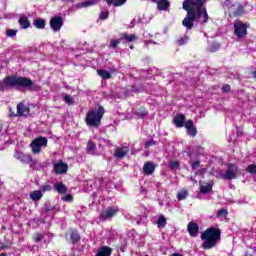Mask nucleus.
Here are the masks:
<instances>
[{
    "mask_svg": "<svg viewBox=\"0 0 256 256\" xmlns=\"http://www.w3.org/2000/svg\"><path fill=\"white\" fill-rule=\"evenodd\" d=\"M30 147L34 155H39V153H41V148L47 147V139L43 136H40L31 142Z\"/></svg>",
    "mask_w": 256,
    "mask_h": 256,
    "instance_id": "6",
    "label": "nucleus"
},
{
    "mask_svg": "<svg viewBox=\"0 0 256 256\" xmlns=\"http://www.w3.org/2000/svg\"><path fill=\"white\" fill-rule=\"evenodd\" d=\"M228 213H229V212H227V210H225V209H220V210H218V212H217V214H216V217H217L218 219H221V217H227Z\"/></svg>",
    "mask_w": 256,
    "mask_h": 256,
    "instance_id": "36",
    "label": "nucleus"
},
{
    "mask_svg": "<svg viewBox=\"0 0 256 256\" xmlns=\"http://www.w3.org/2000/svg\"><path fill=\"white\" fill-rule=\"evenodd\" d=\"M234 35L239 39H243V37H247V24L243 23L241 20H237L234 23Z\"/></svg>",
    "mask_w": 256,
    "mask_h": 256,
    "instance_id": "8",
    "label": "nucleus"
},
{
    "mask_svg": "<svg viewBox=\"0 0 256 256\" xmlns=\"http://www.w3.org/2000/svg\"><path fill=\"white\" fill-rule=\"evenodd\" d=\"M95 149H97V145L95 144V142L91 140L88 141L87 148H86L87 153H89L90 155H93V153L95 152Z\"/></svg>",
    "mask_w": 256,
    "mask_h": 256,
    "instance_id": "25",
    "label": "nucleus"
},
{
    "mask_svg": "<svg viewBox=\"0 0 256 256\" xmlns=\"http://www.w3.org/2000/svg\"><path fill=\"white\" fill-rule=\"evenodd\" d=\"M203 249H213L221 241V229L210 227L201 234Z\"/></svg>",
    "mask_w": 256,
    "mask_h": 256,
    "instance_id": "3",
    "label": "nucleus"
},
{
    "mask_svg": "<svg viewBox=\"0 0 256 256\" xmlns=\"http://www.w3.org/2000/svg\"><path fill=\"white\" fill-rule=\"evenodd\" d=\"M253 78L256 79V69L252 72Z\"/></svg>",
    "mask_w": 256,
    "mask_h": 256,
    "instance_id": "49",
    "label": "nucleus"
},
{
    "mask_svg": "<svg viewBox=\"0 0 256 256\" xmlns=\"http://www.w3.org/2000/svg\"><path fill=\"white\" fill-rule=\"evenodd\" d=\"M62 199H63V201L71 202V201H73V195L68 194V195L64 196Z\"/></svg>",
    "mask_w": 256,
    "mask_h": 256,
    "instance_id": "48",
    "label": "nucleus"
},
{
    "mask_svg": "<svg viewBox=\"0 0 256 256\" xmlns=\"http://www.w3.org/2000/svg\"><path fill=\"white\" fill-rule=\"evenodd\" d=\"M179 167V162L172 161L170 162L169 168L173 171V169H177Z\"/></svg>",
    "mask_w": 256,
    "mask_h": 256,
    "instance_id": "42",
    "label": "nucleus"
},
{
    "mask_svg": "<svg viewBox=\"0 0 256 256\" xmlns=\"http://www.w3.org/2000/svg\"><path fill=\"white\" fill-rule=\"evenodd\" d=\"M113 249L109 246H101L95 256H111Z\"/></svg>",
    "mask_w": 256,
    "mask_h": 256,
    "instance_id": "19",
    "label": "nucleus"
},
{
    "mask_svg": "<svg viewBox=\"0 0 256 256\" xmlns=\"http://www.w3.org/2000/svg\"><path fill=\"white\" fill-rule=\"evenodd\" d=\"M223 93H229L231 91V86L229 84H226L222 87Z\"/></svg>",
    "mask_w": 256,
    "mask_h": 256,
    "instance_id": "46",
    "label": "nucleus"
},
{
    "mask_svg": "<svg viewBox=\"0 0 256 256\" xmlns=\"http://www.w3.org/2000/svg\"><path fill=\"white\" fill-rule=\"evenodd\" d=\"M235 15H241V13L240 12H235Z\"/></svg>",
    "mask_w": 256,
    "mask_h": 256,
    "instance_id": "53",
    "label": "nucleus"
},
{
    "mask_svg": "<svg viewBox=\"0 0 256 256\" xmlns=\"http://www.w3.org/2000/svg\"><path fill=\"white\" fill-rule=\"evenodd\" d=\"M17 113L21 117H27V115H29V107L25 106V104H23V102H20L17 105Z\"/></svg>",
    "mask_w": 256,
    "mask_h": 256,
    "instance_id": "16",
    "label": "nucleus"
},
{
    "mask_svg": "<svg viewBox=\"0 0 256 256\" xmlns=\"http://www.w3.org/2000/svg\"><path fill=\"white\" fill-rule=\"evenodd\" d=\"M206 0H184L183 9L187 11L186 17L182 21L183 27H186L188 31L193 29L195 21L205 25L209 21V14L207 8H205Z\"/></svg>",
    "mask_w": 256,
    "mask_h": 256,
    "instance_id": "1",
    "label": "nucleus"
},
{
    "mask_svg": "<svg viewBox=\"0 0 256 256\" xmlns=\"http://www.w3.org/2000/svg\"><path fill=\"white\" fill-rule=\"evenodd\" d=\"M0 256H7L5 253H1Z\"/></svg>",
    "mask_w": 256,
    "mask_h": 256,
    "instance_id": "55",
    "label": "nucleus"
},
{
    "mask_svg": "<svg viewBox=\"0 0 256 256\" xmlns=\"http://www.w3.org/2000/svg\"><path fill=\"white\" fill-rule=\"evenodd\" d=\"M42 198L43 192H41V190H35L30 193V199H32V201H41Z\"/></svg>",
    "mask_w": 256,
    "mask_h": 256,
    "instance_id": "23",
    "label": "nucleus"
},
{
    "mask_svg": "<svg viewBox=\"0 0 256 256\" xmlns=\"http://www.w3.org/2000/svg\"><path fill=\"white\" fill-rule=\"evenodd\" d=\"M105 115L103 106H99L97 110H89L86 114L85 122L88 127H95L96 129L101 125V120Z\"/></svg>",
    "mask_w": 256,
    "mask_h": 256,
    "instance_id": "4",
    "label": "nucleus"
},
{
    "mask_svg": "<svg viewBox=\"0 0 256 256\" xmlns=\"http://www.w3.org/2000/svg\"><path fill=\"white\" fill-rule=\"evenodd\" d=\"M54 189L60 195H65L67 193V186H65V184H63V182H56L54 184Z\"/></svg>",
    "mask_w": 256,
    "mask_h": 256,
    "instance_id": "21",
    "label": "nucleus"
},
{
    "mask_svg": "<svg viewBox=\"0 0 256 256\" xmlns=\"http://www.w3.org/2000/svg\"><path fill=\"white\" fill-rule=\"evenodd\" d=\"M184 127L187 129V133L190 137H195V135H197V127H195L193 120L186 121Z\"/></svg>",
    "mask_w": 256,
    "mask_h": 256,
    "instance_id": "11",
    "label": "nucleus"
},
{
    "mask_svg": "<svg viewBox=\"0 0 256 256\" xmlns=\"http://www.w3.org/2000/svg\"><path fill=\"white\" fill-rule=\"evenodd\" d=\"M172 256H183V254L173 253Z\"/></svg>",
    "mask_w": 256,
    "mask_h": 256,
    "instance_id": "50",
    "label": "nucleus"
},
{
    "mask_svg": "<svg viewBox=\"0 0 256 256\" xmlns=\"http://www.w3.org/2000/svg\"><path fill=\"white\" fill-rule=\"evenodd\" d=\"M97 73L102 79H111V72L104 70V69H98Z\"/></svg>",
    "mask_w": 256,
    "mask_h": 256,
    "instance_id": "26",
    "label": "nucleus"
},
{
    "mask_svg": "<svg viewBox=\"0 0 256 256\" xmlns=\"http://www.w3.org/2000/svg\"><path fill=\"white\" fill-rule=\"evenodd\" d=\"M201 165V161L196 160L191 163L192 171H196V169H199V166Z\"/></svg>",
    "mask_w": 256,
    "mask_h": 256,
    "instance_id": "41",
    "label": "nucleus"
},
{
    "mask_svg": "<svg viewBox=\"0 0 256 256\" xmlns=\"http://www.w3.org/2000/svg\"><path fill=\"white\" fill-rule=\"evenodd\" d=\"M239 11H243V8H241V6H239Z\"/></svg>",
    "mask_w": 256,
    "mask_h": 256,
    "instance_id": "56",
    "label": "nucleus"
},
{
    "mask_svg": "<svg viewBox=\"0 0 256 256\" xmlns=\"http://www.w3.org/2000/svg\"><path fill=\"white\" fill-rule=\"evenodd\" d=\"M121 41H123L121 37L118 39H111L109 44L110 49H117V46L121 43Z\"/></svg>",
    "mask_w": 256,
    "mask_h": 256,
    "instance_id": "31",
    "label": "nucleus"
},
{
    "mask_svg": "<svg viewBox=\"0 0 256 256\" xmlns=\"http://www.w3.org/2000/svg\"><path fill=\"white\" fill-rule=\"evenodd\" d=\"M99 19H101V21H105V19H109V11H102L99 15Z\"/></svg>",
    "mask_w": 256,
    "mask_h": 256,
    "instance_id": "38",
    "label": "nucleus"
},
{
    "mask_svg": "<svg viewBox=\"0 0 256 256\" xmlns=\"http://www.w3.org/2000/svg\"><path fill=\"white\" fill-rule=\"evenodd\" d=\"M157 225L159 228L165 227L167 225V219L165 218L164 215H160L157 221Z\"/></svg>",
    "mask_w": 256,
    "mask_h": 256,
    "instance_id": "32",
    "label": "nucleus"
},
{
    "mask_svg": "<svg viewBox=\"0 0 256 256\" xmlns=\"http://www.w3.org/2000/svg\"><path fill=\"white\" fill-rule=\"evenodd\" d=\"M147 116V112L142 113V117Z\"/></svg>",
    "mask_w": 256,
    "mask_h": 256,
    "instance_id": "52",
    "label": "nucleus"
},
{
    "mask_svg": "<svg viewBox=\"0 0 256 256\" xmlns=\"http://www.w3.org/2000/svg\"><path fill=\"white\" fill-rule=\"evenodd\" d=\"M101 0H87L80 3V7H91V5H97Z\"/></svg>",
    "mask_w": 256,
    "mask_h": 256,
    "instance_id": "30",
    "label": "nucleus"
},
{
    "mask_svg": "<svg viewBox=\"0 0 256 256\" xmlns=\"http://www.w3.org/2000/svg\"><path fill=\"white\" fill-rule=\"evenodd\" d=\"M1 249H7V246H2Z\"/></svg>",
    "mask_w": 256,
    "mask_h": 256,
    "instance_id": "54",
    "label": "nucleus"
},
{
    "mask_svg": "<svg viewBox=\"0 0 256 256\" xmlns=\"http://www.w3.org/2000/svg\"><path fill=\"white\" fill-rule=\"evenodd\" d=\"M187 229H188V233H189L190 237H197V235L199 233V225H197V223L189 222Z\"/></svg>",
    "mask_w": 256,
    "mask_h": 256,
    "instance_id": "13",
    "label": "nucleus"
},
{
    "mask_svg": "<svg viewBox=\"0 0 256 256\" xmlns=\"http://www.w3.org/2000/svg\"><path fill=\"white\" fill-rule=\"evenodd\" d=\"M151 1L153 2V1H157V0H151Z\"/></svg>",
    "mask_w": 256,
    "mask_h": 256,
    "instance_id": "58",
    "label": "nucleus"
},
{
    "mask_svg": "<svg viewBox=\"0 0 256 256\" xmlns=\"http://www.w3.org/2000/svg\"><path fill=\"white\" fill-rule=\"evenodd\" d=\"M17 159H19L22 163H31V161H33L31 155L23 153H18Z\"/></svg>",
    "mask_w": 256,
    "mask_h": 256,
    "instance_id": "22",
    "label": "nucleus"
},
{
    "mask_svg": "<svg viewBox=\"0 0 256 256\" xmlns=\"http://www.w3.org/2000/svg\"><path fill=\"white\" fill-rule=\"evenodd\" d=\"M119 213V207L117 206H110L106 210H103L99 215L100 221H109L113 219Z\"/></svg>",
    "mask_w": 256,
    "mask_h": 256,
    "instance_id": "7",
    "label": "nucleus"
},
{
    "mask_svg": "<svg viewBox=\"0 0 256 256\" xmlns=\"http://www.w3.org/2000/svg\"><path fill=\"white\" fill-rule=\"evenodd\" d=\"M69 169V166L63 161L54 164V171L56 175H65Z\"/></svg>",
    "mask_w": 256,
    "mask_h": 256,
    "instance_id": "10",
    "label": "nucleus"
},
{
    "mask_svg": "<svg viewBox=\"0 0 256 256\" xmlns=\"http://www.w3.org/2000/svg\"><path fill=\"white\" fill-rule=\"evenodd\" d=\"M247 173H251V175H256V164H250L246 168Z\"/></svg>",
    "mask_w": 256,
    "mask_h": 256,
    "instance_id": "34",
    "label": "nucleus"
},
{
    "mask_svg": "<svg viewBox=\"0 0 256 256\" xmlns=\"http://www.w3.org/2000/svg\"><path fill=\"white\" fill-rule=\"evenodd\" d=\"M18 23L21 29H29V27H31V21H29V18H27L25 15L19 18Z\"/></svg>",
    "mask_w": 256,
    "mask_h": 256,
    "instance_id": "20",
    "label": "nucleus"
},
{
    "mask_svg": "<svg viewBox=\"0 0 256 256\" xmlns=\"http://www.w3.org/2000/svg\"><path fill=\"white\" fill-rule=\"evenodd\" d=\"M205 173H207V169L205 168H200L195 172V175H205Z\"/></svg>",
    "mask_w": 256,
    "mask_h": 256,
    "instance_id": "44",
    "label": "nucleus"
},
{
    "mask_svg": "<svg viewBox=\"0 0 256 256\" xmlns=\"http://www.w3.org/2000/svg\"><path fill=\"white\" fill-rule=\"evenodd\" d=\"M129 153V148L127 147H116L114 149V157L116 159H123Z\"/></svg>",
    "mask_w": 256,
    "mask_h": 256,
    "instance_id": "12",
    "label": "nucleus"
},
{
    "mask_svg": "<svg viewBox=\"0 0 256 256\" xmlns=\"http://www.w3.org/2000/svg\"><path fill=\"white\" fill-rule=\"evenodd\" d=\"M63 100L65 103H67V105H73L75 103V99H73V97L69 94L64 95Z\"/></svg>",
    "mask_w": 256,
    "mask_h": 256,
    "instance_id": "33",
    "label": "nucleus"
},
{
    "mask_svg": "<svg viewBox=\"0 0 256 256\" xmlns=\"http://www.w3.org/2000/svg\"><path fill=\"white\" fill-rule=\"evenodd\" d=\"M50 27L55 32L61 31V28L63 27V18L62 17H53V18H51Z\"/></svg>",
    "mask_w": 256,
    "mask_h": 256,
    "instance_id": "9",
    "label": "nucleus"
},
{
    "mask_svg": "<svg viewBox=\"0 0 256 256\" xmlns=\"http://www.w3.org/2000/svg\"><path fill=\"white\" fill-rule=\"evenodd\" d=\"M155 163L153 162H146L143 166V173L144 175H153L155 173Z\"/></svg>",
    "mask_w": 256,
    "mask_h": 256,
    "instance_id": "15",
    "label": "nucleus"
},
{
    "mask_svg": "<svg viewBox=\"0 0 256 256\" xmlns=\"http://www.w3.org/2000/svg\"><path fill=\"white\" fill-rule=\"evenodd\" d=\"M70 239L72 243H79V241H81V236L79 235V232L72 231L70 235Z\"/></svg>",
    "mask_w": 256,
    "mask_h": 256,
    "instance_id": "29",
    "label": "nucleus"
},
{
    "mask_svg": "<svg viewBox=\"0 0 256 256\" xmlns=\"http://www.w3.org/2000/svg\"><path fill=\"white\" fill-rule=\"evenodd\" d=\"M187 41H189V37L184 36L177 40V45H185V43H187Z\"/></svg>",
    "mask_w": 256,
    "mask_h": 256,
    "instance_id": "40",
    "label": "nucleus"
},
{
    "mask_svg": "<svg viewBox=\"0 0 256 256\" xmlns=\"http://www.w3.org/2000/svg\"><path fill=\"white\" fill-rule=\"evenodd\" d=\"M44 237L45 235H43L42 233H36L33 235L35 243H40V241H43Z\"/></svg>",
    "mask_w": 256,
    "mask_h": 256,
    "instance_id": "35",
    "label": "nucleus"
},
{
    "mask_svg": "<svg viewBox=\"0 0 256 256\" xmlns=\"http://www.w3.org/2000/svg\"><path fill=\"white\" fill-rule=\"evenodd\" d=\"M200 191L204 195H207V193H211V191H213V186L211 184L201 185Z\"/></svg>",
    "mask_w": 256,
    "mask_h": 256,
    "instance_id": "27",
    "label": "nucleus"
},
{
    "mask_svg": "<svg viewBox=\"0 0 256 256\" xmlns=\"http://www.w3.org/2000/svg\"><path fill=\"white\" fill-rule=\"evenodd\" d=\"M130 49H134V46H133V45H131V46H130Z\"/></svg>",
    "mask_w": 256,
    "mask_h": 256,
    "instance_id": "57",
    "label": "nucleus"
},
{
    "mask_svg": "<svg viewBox=\"0 0 256 256\" xmlns=\"http://www.w3.org/2000/svg\"><path fill=\"white\" fill-rule=\"evenodd\" d=\"M230 0H226L225 5L229 6Z\"/></svg>",
    "mask_w": 256,
    "mask_h": 256,
    "instance_id": "51",
    "label": "nucleus"
},
{
    "mask_svg": "<svg viewBox=\"0 0 256 256\" xmlns=\"http://www.w3.org/2000/svg\"><path fill=\"white\" fill-rule=\"evenodd\" d=\"M239 175V167L237 164L230 163L227 165V170L222 174V179L231 181L232 179H237Z\"/></svg>",
    "mask_w": 256,
    "mask_h": 256,
    "instance_id": "5",
    "label": "nucleus"
},
{
    "mask_svg": "<svg viewBox=\"0 0 256 256\" xmlns=\"http://www.w3.org/2000/svg\"><path fill=\"white\" fill-rule=\"evenodd\" d=\"M186 197H189V191L186 189L180 190L177 194L178 201H184Z\"/></svg>",
    "mask_w": 256,
    "mask_h": 256,
    "instance_id": "28",
    "label": "nucleus"
},
{
    "mask_svg": "<svg viewBox=\"0 0 256 256\" xmlns=\"http://www.w3.org/2000/svg\"><path fill=\"white\" fill-rule=\"evenodd\" d=\"M120 38L122 39L123 43H133V41H137L138 39L137 35L127 33H122Z\"/></svg>",
    "mask_w": 256,
    "mask_h": 256,
    "instance_id": "18",
    "label": "nucleus"
},
{
    "mask_svg": "<svg viewBox=\"0 0 256 256\" xmlns=\"http://www.w3.org/2000/svg\"><path fill=\"white\" fill-rule=\"evenodd\" d=\"M17 35V30L15 29H8L6 31V37H15Z\"/></svg>",
    "mask_w": 256,
    "mask_h": 256,
    "instance_id": "39",
    "label": "nucleus"
},
{
    "mask_svg": "<svg viewBox=\"0 0 256 256\" xmlns=\"http://www.w3.org/2000/svg\"><path fill=\"white\" fill-rule=\"evenodd\" d=\"M173 123L175 127L181 128L185 126V116L184 114H177L174 119Z\"/></svg>",
    "mask_w": 256,
    "mask_h": 256,
    "instance_id": "17",
    "label": "nucleus"
},
{
    "mask_svg": "<svg viewBox=\"0 0 256 256\" xmlns=\"http://www.w3.org/2000/svg\"><path fill=\"white\" fill-rule=\"evenodd\" d=\"M40 191H43L45 193L46 191H51V185L47 184L40 187Z\"/></svg>",
    "mask_w": 256,
    "mask_h": 256,
    "instance_id": "45",
    "label": "nucleus"
},
{
    "mask_svg": "<svg viewBox=\"0 0 256 256\" xmlns=\"http://www.w3.org/2000/svg\"><path fill=\"white\" fill-rule=\"evenodd\" d=\"M153 145H155V141L154 140L147 141L145 143V149H149V147H153Z\"/></svg>",
    "mask_w": 256,
    "mask_h": 256,
    "instance_id": "47",
    "label": "nucleus"
},
{
    "mask_svg": "<svg viewBox=\"0 0 256 256\" xmlns=\"http://www.w3.org/2000/svg\"><path fill=\"white\" fill-rule=\"evenodd\" d=\"M45 25H46V22H45V19L43 18H37L34 20V26L36 29H45Z\"/></svg>",
    "mask_w": 256,
    "mask_h": 256,
    "instance_id": "24",
    "label": "nucleus"
},
{
    "mask_svg": "<svg viewBox=\"0 0 256 256\" xmlns=\"http://www.w3.org/2000/svg\"><path fill=\"white\" fill-rule=\"evenodd\" d=\"M152 3L157 4L158 11H167L169 7H171V3H169V0H157L152 1Z\"/></svg>",
    "mask_w": 256,
    "mask_h": 256,
    "instance_id": "14",
    "label": "nucleus"
},
{
    "mask_svg": "<svg viewBox=\"0 0 256 256\" xmlns=\"http://www.w3.org/2000/svg\"><path fill=\"white\" fill-rule=\"evenodd\" d=\"M127 3V0H116L114 2L115 7H121V5H125Z\"/></svg>",
    "mask_w": 256,
    "mask_h": 256,
    "instance_id": "43",
    "label": "nucleus"
},
{
    "mask_svg": "<svg viewBox=\"0 0 256 256\" xmlns=\"http://www.w3.org/2000/svg\"><path fill=\"white\" fill-rule=\"evenodd\" d=\"M33 81L27 77L7 76L3 81H0V91H8L12 87H32Z\"/></svg>",
    "mask_w": 256,
    "mask_h": 256,
    "instance_id": "2",
    "label": "nucleus"
},
{
    "mask_svg": "<svg viewBox=\"0 0 256 256\" xmlns=\"http://www.w3.org/2000/svg\"><path fill=\"white\" fill-rule=\"evenodd\" d=\"M220 47H221V45H219L218 43H212L210 48H209V51L211 53H215V51H219Z\"/></svg>",
    "mask_w": 256,
    "mask_h": 256,
    "instance_id": "37",
    "label": "nucleus"
}]
</instances>
